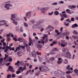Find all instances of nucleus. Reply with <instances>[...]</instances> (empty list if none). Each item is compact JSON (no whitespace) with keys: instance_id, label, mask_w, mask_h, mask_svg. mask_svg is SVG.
<instances>
[{"instance_id":"nucleus-21","label":"nucleus","mask_w":78,"mask_h":78,"mask_svg":"<svg viewBox=\"0 0 78 78\" xmlns=\"http://www.w3.org/2000/svg\"><path fill=\"white\" fill-rule=\"evenodd\" d=\"M66 11L67 13H68V14H72L73 13V11H70L69 9H66Z\"/></svg>"},{"instance_id":"nucleus-14","label":"nucleus","mask_w":78,"mask_h":78,"mask_svg":"<svg viewBox=\"0 0 78 78\" xmlns=\"http://www.w3.org/2000/svg\"><path fill=\"white\" fill-rule=\"evenodd\" d=\"M58 73L60 75H65V74L64 73L60 70H58L57 71Z\"/></svg>"},{"instance_id":"nucleus-35","label":"nucleus","mask_w":78,"mask_h":78,"mask_svg":"<svg viewBox=\"0 0 78 78\" xmlns=\"http://www.w3.org/2000/svg\"><path fill=\"white\" fill-rule=\"evenodd\" d=\"M54 14L56 16H58V15H59V12L57 11H55L54 12Z\"/></svg>"},{"instance_id":"nucleus-33","label":"nucleus","mask_w":78,"mask_h":78,"mask_svg":"<svg viewBox=\"0 0 78 78\" xmlns=\"http://www.w3.org/2000/svg\"><path fill=\"white\" fill-rule=\"evenodd\" d=\"M52 28V26L49 25L46 28V30H48V29H49V28Z\"/></svg>"},{"instance_id":"nucleus-30","label":"nucleus","mask_w":78,"mask_h":78,"mask_svg":"<svg viewBox=\"0 0 78 78\" xmlns=\"http://www.w3.org/2000/svg\"><path fill=\"white\" fill-rule=\"evenodd\" d=\"M76 8V6L74 5H69V8L70 9H71V8Z\"/></svg>"},{"instance_id":"nucleus-31","label":"nucleus","mask_w":78,"mask_h":78,"mask_svg":"<svg viewBox=\"0 0 78 78\" xmlns=\"http://www.w3.org/2000/svg\"><path fill=\"white\" fill-rule=\"evenodd\" d=\"M63 52H66V51H68V49H66L65 48H63L62 50Z\"/></svg>"},{"instance_id":"nucleus-38","label":"nucleus","mask_w":78,"mask_h":78,"mask_svg":"<svg viewBox=\"0 0 78 78\" xmlns=\"http://www.w3.org/2000/svg\"><path fill=\"white\" fill-rule=\"evenodd\" d=\"M44 27H45V25H44L43 24L38 27V28L39 29H40V28H43Z\"/></svg>"},{"instance_id":"nucleus-12","label":"nucleus","mask_w":78,"mask_h":78,"mask_svg":"<svg viewBox=\"0 0 78 78\" xmlns=\"http://www.w3.org/2000/svg\"><path fill=\"white\" fill-rule=\"evenodd\" d=\"M32 55L30 54V56H33L34 58L36 57V52L34 51H33L32 53Z\"/></svg>"},{"instance_id":"nucleus-52","label":"nucleus","mask_w":78,"mask_h":78,"mask_svg":"<svg viewBox=\"0 0 78 78\" xmlns=\"http://www.w3.org/2000/svg\"><path fill=\"white\" fill-rule=\"evenodd\" d=\"M20 32H23V29L22 28V27H20Z\"/></svg>"},{"instance_id":"nucleus-29","label":"nucleus","mask_w":78,"mask_h":78,"mask_svg":"<svg viewBox=\"0 0 78 78\" xmlns=\"http://www.w3.org/2000/svg\"><path fill=\"white\" fill-rule=\"evenodd\" d=\"M74 72L77 75H78V70L77 69H75L74 70Z\"/></svg>"},{"instance_id":"nucleus-44","label":"nucleus","mask_w":78,"mask_h":78,"mask_svg":"<svg viewBox=\"0 0 78 78\" xmlns=\"http://www.w3.org/2000/svg\"><path fill=\"white\" fill-rule=\"evenodd\" d=\"M58 51V49L57 48H54L52 50V51Z\"/></svg>"},{"instance_id":"nucleus-57","label":"nucleus","mask_w":78,"mask_h":78,"mask_svg":"<svg viewBox=\"0 0 78 78\" xmlns=\"http://www.w3.org/2000/svg\"><path fill=\"white\" fill-rule=\"evenodd\" d=\"M20 20V18H16L15 20L16 21H18V20Z\"/></svg>"},{"instance_id":"nucleus-20","label":"nucleus","mask_w":78,"mask_h":78,"mask_svg":"<svg viewBox=\"0 0 78 78\" xmlns=\"http://www.w3.org/2000/svg\"><path fill=\"white\" fill-rule=\"evenodd\" d=\"M66 69L68 70H73V68L72 67L70 68V65H68L66 66Z\"/></svg>"},{"instance_id":"nucleus-51","label":"nucleus","mask_w":78,"mask_h":78,"mask_svg":"<svg viewBox=\"0 0 78 78\" xmlns=\"http://www.w3.org/2000/svg\"><path fill=\"white\" fill-rule=\"evenodd\" d=\"M20 46L16 48V50L18 51V50H20Z\"/></svg>"},{"instance_id":"nucleus-24","label":"nucleus","mask_w":78,"mask_h":78,"mask_svg":"<svg viewBox=\"0 0 78 78\" xmlns=\"http://www.w3.org/2000/svg\"><path fill=\"white\" fill-rule=\"evenodd\" d=\"M37 48L39 49H40V48H41L42 47V46H41V45L39 44H38L37 46Z\"/></svg>"},{"instance_id":"nucleus-23","label":"nucleus","mask_w":78,"mask_h":78,"mask_svg":"<svg viewBox=\"0 0 78 78\" xmlns=\"http://www.w3.org/2000/svg\"><path fill=\"white\" fill-rule=\"evenodd\" d=\"M47 37H48V35L47 34H44V35L43 37H42V38L43 39V40H44L45 38H47Z\"/></svg>"},{"instance_id":"nucleus-55","label":"nucleus","mask_w":78,"mask_h":78,"mask_svg":"<svg viewBox=\"0 0 78 78\" xmlns=\"http://www.w3.org/2000/svg\"><path fill=\"white\" fill-rule=\"evenodd\" d=\"M29 39L30 42H33V40L31 39V38L30 37H29Z\"/></svg>"},{"instance_id":"nucleus-58","label":"nucleus","mask_w":78,"mask_h":78,"mask_svg":"<svg viewBox=\"0 0 78 78\" xmlns=\"http://www.w3.org/2000/svg\"><path fill=\"white\" fill-rule=\"evenodd\" d=\"M44 8V10H48V9H49V7H45V8Z\"/></svg>"},{"instance_id":"nucleus-15","label":"nucleus","mask_w":78,"mask_h":78,"mask_svg":"<svg viewBox=\"0 0 78 78\" xmlns=\"http://www.w3.org/2000/svg\"><path fill=\"white\" fill-rule=\"evenodd\" d=\"M20 63H21V64H24V63H23V61H21V62H20L19 61H18L17 62L15 63V65L16 66L17 65V66H19V64Z\"/></svg>"},{"instance_id":"nucleus-61","label":"nucleus","mask_w":78,"mask_h":78,"mask_svg":"<svg viewBox=\"0 0 78 78\" xmlns=\"http://www.w3.org/2000/svg\"><path fill=\"white\" fill-rule=\"evenodd\" d=\"M3 30H3V29H2L0 30V34H1L2 33V32L3 31Z\"/></svg>"},{"instance_id":"nucleus-60","label":"nucleus","mask_w":78,"mask_h":78,"mask_svg":"<svg viewBox=\"0 0 78 78\" xmlns=\"http://www.w3.org/2000/svg\"><path fill=\"white\" fill-rule=\"evenodd\" d=\"M44 30V28L43 27H42L40 29V31H41V32H42V31H43Z\"/></svg>"},{"instance_id":"nucleus-10","label":"nucleus","mask_w":78,"mask_h":78,"mask_svg":"<svg viewBox=\"0 0 78 78\" xmlns=\"http://www.w3.org/2000/svg\"><path fill=\"white\" fill-rule=\"evenodd\" d=\"M62 58H58V61L57 62V63L58 64H61L62 62Z\"/></svg>"},{"instance_id":"nucleus-3","label":"nucleus","mask_w":78,"mask_h":78,"mask_svg":"<svg viewBox=\"0 0 78 78\" xmlns=\"http://www.w3.org/2000/svg\"><path fill=\"white\" fill-rule=\"evenodd\" d=\"M61 42H62L61 43V42H58V45L59 46H61L62 47H64L65 46H66L67 43H66V41H65V40H63L61 41Z\"/></svg>"},{"instance_id":"nucleus-62","label":"nucleus","mask_w":78,"mask_h":78,"mask_svg":"<svg viewBox=\"0 0 78 78\" xmlns=\"http://www.w3.org/2000/svg\"><path fill=\"white\" fill-rule=\"evenodd\" d=\"M75 21V20L74 19V18H71V21H72L73 22H74Z\"/></svg>"},{"instance_id":"nucleus-48","label":"nucleus","mask_w":78,"mask_h":78,"mask_svg":"<svg viewBox=\"0 0 78 78\" xmlns=\"http://www.w3.org/2000/svg\"><path fill=\"white\" fill-rule=\"evenodd\" d=\"M53 11H52L51 12V13H48V15L49 16H51L53 15Z\"/></svg>"},{"instance_id":"nucleus-9","label":"nucleus","mask_w":78,"mask_h":78,"mask_svg":"<svg viewBox=\"0 0 78 78\" xmlns=\"http://www.w3.org/2000/svg\"><path fill=\"white\" fill-rule=\"evenodd\" d=\"M31 12L30 11L27 12L26 13V16H28V19H29L31 17Z\"/></svg>"},{"instance_id":"nucleus-11","label":"nucleus","mask_w":78,"mask_h":78,"mask_svg":"<svg viewBox=\"0 0 78 78\" xmlns=\"http://www.w3.org/2000/svg\"><path fill=\"white\" fill-rule=\"evenodd\" d=\"M10 19L11 20H12V23H14V24H15V25H17L18 23L17 22L15 21V20H14V19L11 18Z\"/></svg>"},{"instance_id":"nucleus-43","label":"nucleus","mask_w":78,"mask_h":78,"mask_svg":"<svg viewBox=\"0 0 78 78\" xmlns=\"http://www.w3.org/2000/svg\"><path fill=\"white\" fill-rule=\"evenodd\" d=\"M50 61H53L55 60V58L54 57H52L50 59H49Z\"/></svg>"},{"instance_id":"nucleus-6","label":"nucleus","mask_w":78,"mask_h":78,"mask_svg":"<svg viewBox=\"0 0 78 78\" xmlns=\"http://www.w3.org/2000/svg\"><path fill=\"white\" fill-rule=\"evenodd\" d=\"M41 24V23L40 22H37L36 24H34L33 26V28L34 29V28H39V26Z\"/></svg>"},{"instance_id":"nucleus-28","label":"nucleus","mask_w":78,"mask_h":78,"mask_svg":"<svg viewBox=\"0 0 78 78\" xmlns=\"http://www.w3.org/2000/svg\"><path fill=\"white\" fill-rule=\"evenodd\" d=\"M17 55H18V56H22V53L21 52H18L17 53Z\"/></svg>"},{"instance_id":"nucleus-37","label":"nucleus","mask_w":78,"mask_h":78,"mask_svg":"<svg viewBox=\"0 0 78 78\" xmlns=\"http://www.w3.org/2000/svg\"><path fill=\"white\" fill-rule=\"evenodd\" d=\"M64 63L66 64H68V60H67V59H65V61L64 62Z\"/></svg>"},{"instance_id":"nucleus-41","label":"nucleus","mask_w":78,"mask_h":78,"mask_svg":"<svg viewBox=\"0 0 78 78\" xmlns=\"http://www.w3.org/2000/svg\"><path fill=\"white\" fill-rule=\"evenodd\" d=\"M73 33L74 34H76V35H78V32H76V31L75 30H74L73 31Z\"/></svg>"},{"instance_id":"nucleus-36","label":"nucleus","mask_w":78,"mask_h":78,"mask_svg":"<svg viewBox=\"0 0 78 78\" xmlns=\"http://www.w3.org/2000/svg\"><path fill=\"white\" fill-rule=\"evenodd\" d=\"M3 61V58L1 57L0 58V64L2 63V62Z\"/></svg>"},{"instance_id":"nucleus-56","label":"nucleus","mask_w":78,"mask_h":78,"mask_svg":"<svg viewBox=\"0 0 78 78\" xmlns=\"http://www.w3.org/2000/svg\"><path fill=\"white\" fill-rule=\"evenodd\" d=\"M9 34H10V36H11L12 37H14V35H13L11 33H9Z\"/></svg>"},{"instance_id":"nucleus-1","label":"nucleus","mask_w":78,"mask_h":78,"mask_svg":"<svg viewBox=\"0 0 78 78\" xmlns=\"http://www.w3.org/2000/svg\"><path fill=\"white\" fill-rule=\"evenodd\" d=\"M10 2L9 1H7L5 2L6 3L5 5L4 8L5 9H6L7 10H9V9H10V8L9 7H12V5L10 4Z\"/></svg>"},{"instance_id":"nucleus-22","label":"nucleus","mask_w":78,"mask_h":78,"mask_svg":"<svg viewBox=\"0 0 78 78\" xmlns=\"http://www.w3.org/2000/svg\"><path fill=\"white\" fill-rule=\"evenodd\" d=\"M40 10L41 11V12L42 13H43V14H45V11H44V10H45V9L44 8H41L40 9Z\"/></svg>"},{"instance_id":"nucleus-27","label":"nucleus","mask_w":78,"mask_h":78,"mask_svg":"<svg viewBox=\"0 0 78 78\" xmlns=\"http://www.w3.org/2000/svg\"><path fill=\"white\" fill-rule=\"evenodd\" d=\"M27 70V67H26V66L25 65L24 66V67L23 68V69H22V72H23V70Z\"/></svg>"},{"instance_id":"nucleus-50","label":"nucleus","mask_w":78,"mask_h":78,"mask_svg":"<svg viewBox=\"0 0 78 78\" xmlns=\"http://www.w3.org/2000/svg\"><path fill=\"white\" fill-rule=\"evenodd\" d=\"M20 47H21V48H23V49H24V48H25V46L20 45Z\"/></svg>"},{"instance_id":"nucleus-46","label":"nucleus","mask_w":78,"mask_h":78,"mask_svg":"<svg viewBox=\"0 0 78 78\" xmlns=\"http://www.w3.org/2000/svg\"><path fill=\"white\" fill-rule=\"evenodd\" d=\"M52 5H54V6H55V5H58V3L55 2L52 3Z\"/></svg>"},{"instance_id":"nucleus-53","label":"nucleus","mask_w":78,"mask_h":78,"mask_svg":"<svg viewBox=\"0 0 78 78\" xmlns=\"http://www.w3.org/2000/svg\"><path fill=\"white\" fill-rule=\"evenodd\" d=\"M66 76L67 78H72L71 76L70 75H66Z\"/></svg>"},{"instance_id":"nucleus-16","label":"nucleus","mask_w":78,"mask_h":78,"mask_svg":"<svg viewBox=\"0 0 78 78\" xmlns=\"http://www.w3.org/2000/svg\"><path fill=\"white\" fill-rule=\"evenodd\" d=\"M11 17L13 19H15L16 17H17V14H13L11 15Z\"/></svg>"},{"instance_id":"nucleus-32","label":"nucleus","mask_w":78,"mask_h":78,"mask_svg":"<svg viewBox=\"0 0 78 78\" xmlns=\"http://www.w3.org/2000/svg\"><path fill=\"white\" fill-rule=\"evenodd\" d=\"M55 32L57 34V36H58V35H59V34H60L59 32V31L58 30H55Z\"/></svg>"},{"instance_id":"nucleus-5","label":"nucleus","mask_w":78,"mask_h":78,"mask_svg":"<svg viewBox=\"0 0 78 78\" xmlns=\"http://www.w3.org/2000/svg\"><path fill=\"white\" fill-rule=\"evenodd\" d=\"M48 39H45L44 40V39H41V41H39L38 42L39 44H40L41 42V44H46L48 42Z\"/></svg>"},{"instance_id":"nucleus-13","label":"nucleus","mask_w":78,"mask_h":78,"mask_svg":"<svg viewBox=\"0 0 78 78\" xmlns=\"http://www.w3.org/2000/svg\"><path fill=\"white\" fill-rule=\"evenodd\" d=\"M5 57L7 58L9 60V61L10 62H11L12 61V59L10 57H8V55H6V54H5Z\"/></svg>"},{"instance_id":"nucleus-54","label":"nucleus","mask_w":78,"mask_h":78,"mask_svg":"<svg viewBox=\"0 0 78 78\" xmlns=\"http://www.w3.org/2000/svg\"><path fill=\"white\" fill-rule=\"evenodd\" d=\"M21 73L20 71H18L16 72V73L17 74H19V73Z\"/></svg>"},{"instance_id":"nucleus-34","label":"nucleus","mask_w":78,"mask_h":78,"mask_svg":"<svg viewBox=\"0 0 78 78\" xmlns=\"http://www.w3.org/2000/svg\"><path fill=\"white\" fill-rule=\"evenodd\" d=\"M30 22L32 23L33 24L34 23H35V20H31L30 21Z\"/></svg>"},{"instance_id":"nucleus-59","label":"nucleus","mask_w":78,"mask_h":78,"mask_svg":"<svg viewBox=\"0 0 78 78\" xmlns=\"http://www.w3.org/2000/svg\"><path fill=\"white\" fill-rule=\"evenodd\" d=\"M61 18L60 19V20L62 21H63V20H64V18L62 16H61Z\"/></svg>"},{"instance_id":"nucleus-39","label":"nucleus","mask_w":78,"mask_h":78,"mask_svg":"<svg viewBox=\"0 0 78 78\" xmlns=\"http://www.w3.org/2000/svg\"><path fill=\"white\" fill-rule=\"evenodd\" d=\"M24 26L27 28L28 27V24L27 23H24Z\"/></svg>"},{"instance_id":"nucleus-2","label":"nucleus","mask_w":78,"mask_h":78,"mask_svg":"<svg viewBox=\"0 0 78 78\" xmlns=\"http://www.w3.org/2000/svg\"><path fill=\"white\" fill-rule=\"evenodd\" d=\"M42 68L43 70L42 69ZM41 67H39V69H40V72H45V71H49V69L48 67L46 66H43V67H41Z\"/></svg>"},{"instance_id":"nucleus-18","label":"nucleus","mask_w":78,"mask_h":78,"mask_svg":"<svg viewBox=\"0 0 78 78\" xmlns=\"http://www.w3.org/2000/svg\"><path fill=\"white\" fill-rule=\"evenodd\" d=\"M9 70L10 71H11L12 72H14V70H13V69H12V67L11 66H9Z\"/></svg>"},{"instance_id":"nucleus-25","label":"nucleus","mask_w":78,"mask_h":78,"mask_svg":"<svg viewBox=\"0 0 78 78\" xmlns=\"http://www.w3.org/2000/svg\"><path fill=\"white\" fill-rule=\"evenodd\" d=\"M13 39L15 41H17V35H15L14 37L13 38Z\"/></svg>"},{"instance_id":"nucleus-19","label":"nucleus","mask_w":78,"mask_h":78,"mask_svg":"<svg viewBox=\"0 0 78 78\" xmlns=\"http://www.w3.org/2000/svg\"><path fill=\"white\" fill-rule=\"evenodd\" d=\"M5 41V39L2 38V39L1 40V42L2 43H3V46H5L6 45V43L4 42V41Z\"/></svg>"},{"instance_id":"nucleus-42","label":"nucleus","mask_w":78,"mask_h":78,"mask_svg":"<svg viewBox=\"0 0 78 78\" xmlns=\"http://www.w3.org/2000/svg\"><path fill=\"white\" fill-rule=\"evenodd\" d=\"M27 51H30V50H31V49L30 48V47L28 46V45H27Z\"/></svg>"},{"instance_id":"nucleus-26","label":"nucleus","mask_w":78,"mask_h":78,"mask_svg":"<svg viewBox=\"0 0 78 78\" xmlns=\"http://www.w3.org/2000/svg\"><path fill=\"white\" fill-rule=\"evenodd\" d=\"M72 28H75V27H78V24L76 23H75L72 26Z\"/></svg>"},{"instance_id":"nucleus-49","label":"nucleus","mask_w":78,"mask_h":78,"mask_svg":"<svg viewBox=\"0 0 78 78\" xmlns=\"http://www.w3.org/2000/svg\"><path fill=\"white\" fill-rule=\"evenodd\" d=\"M62 16H63V17H65L66 18V17H67V15H66V14H63L62 15Z\"/></svg>"},{"instance_id":"nucleus-45","label":"nucleus","mask_w":78,"mask_h":78,"mask_svg":"<svg viewBox=\"0 0 78 78\" xmlns=\"http://www.w3.org/2000/svg\"><path fill=\"white\" fill-rule=\"evenodd\" d=\"M46 62H47V63H50V61L47 58L46 59Z\"/></svg>"},{"instance_id":"nucleus-17","label":"nucleus","mask_w":78,"mask_h":78,"mask_svg":"<svg viewBox=\"0 0 78 78\" xmlns=\"http://www.w3.org/2000/svg\"><path fill=\"white\" fill-rule=\"evenodd\" d=\"M69 34L70 33H69V32L67 31L64 33L63 34V35L64 36H69Z\"/></svg>"},{"instance_id":"nucleus-7","label":"nucleus","mask_w":78,"mask_h":78,"mask_svg":"<svg viewBox=\"0 0 78 78\" xmlns=\"http://www.w3.org/2000/svg\"><path fill=\"white\" fill-rule=\"evenodd\" d=\"M7 23L6 22V21L5 20H0V27L2 26H3L5 25H6Z\"/></svg>"},{"instance_id":"nucleus-64","label":"nucleus","mask_w":78,"mask_h":78,"mask_svg":"<svg viewBox=\"0 0 78 78\" xmlns=\"http://www.w3.org/2000/svg\"><path fill=\"white\" fill-rule=\"evenodd\" d=\"M12 78H15V77H16V74H12Z\"/></svg>"},{"instance_id":"nucleus-40","label":"nucleus","mask_w":78,"mask_h":78,"mask_svg":"<svg viewBox=\"0 0 78 78\" xmlns=\"http://www.w3.org/2000/svg\"><path fill=\"white\" fill-rule=\"evenodd\" d=\"M28 44L29 46H30L31 45L33 44V42L30 41V42L28 43Z\"/></svg>"},{"instance_id":"nucleus-8","label":"nucleus","mask_w":78,"mask_h":78,"mask_svg":"<svg viewBox=\"0 0 78 78\" xmlns=\"http://www.w3.org/2000/svg\"><path fill=\"white\" fill-rule=\"evenodd\" d=\"M66 55H65V58H68V59H71V57H70L71 55H70V52L69 51H67L66 53Z\"/></svg>"},{"instance_id":"nucleus-47","label":"nucleus","mask_w":78,"mask_h":78,"mask_svg":"<svg viewBox=\"0 0 78 78\" xmlns=\"http://www.w3.org/2000/svg\"><path fill=\"white\" fill-rule=\"evenodd\" d=\"M36 54L37 55H41V52H39L38 51H37L36 52Z\"/></svg>"},{"instance_id":"nucleus-63","label":"nucleus","mask_w":78,"mask_h":78,"mask_svg":"<svg viewBox=\"0 0 78 78\" xmlns=\"http://www.w3.org/2000/svg\"><path fill=\"white\" fill-rule=\"evenodd\" d=\"M7 41H8V42L9 41H10V40H11V39L10 38H8L7 37Z\"/></svg>"},{"instance_id":"nucleus-4","label":"nucleus","mask_w":78,"mask_h":78,"mask_svg":"<svg viewBox=\"0 0 78 78\" xmlns=\"http://www.w3.org/2000/svg\"><path fill=\"white\" fill-rule=\"evenodd\" d=\"M5 48L6 49L4 50V52L5 53L8 51V49H9L10 51H11V50L14 51L15 50L14 48H11V46H8V45H7Z\"/></svg>"}]
</instances>
